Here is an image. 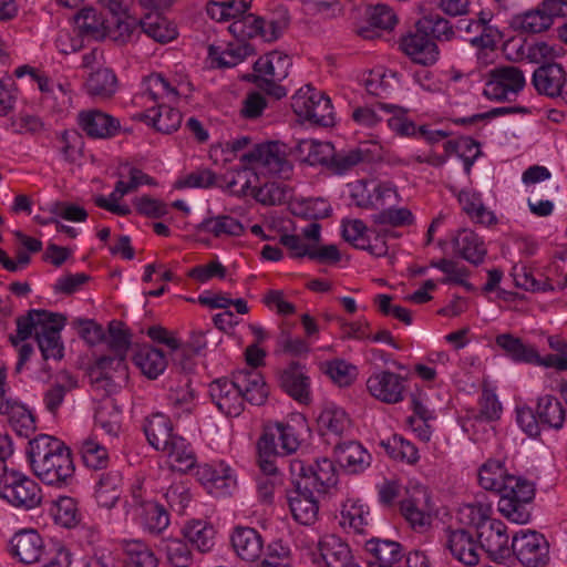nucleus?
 <instances>
[{
	"instance_id": "f257e3e1",
	"label": "nucleus",
	"mask_w": 567,
	"mask_h": 567,
	"mask_svg": "<svg viewBox=\"0 0 567 567\" xmlns=\"http://www.w3.org/2000/svg\"><path fill=\"white\" fill-rule=\"evenodd\" d=\"M28 460L34 474L47 485H69L74 476L70 449L59 439L39 434L29 441Z\"/></svg>"
},
{
	"instance_id": "f03ea898",
	"label": "nucleus",
	"mask_w": 567,
	"mask_h": 567,
	"mask_svg": "<svg viewBox=\"0 0 567 567\" xmlns=\"http://www.w3.org/2000/svg\"><path fill=\"white\" fill-rule=\"evenodd\" d=\"M11 554L22 564H41L42 567H70L71 554L59 544L43 543L40 534L34 529H24L17 533L11 542Z\"/></svg>"
},
{
	"instance_id": "7ed1b4c3",
	"label": "nucleus",
	"mask_w": 567,
	"mask_h": 567,
	"mask_svg": "<svg viewBox=\"0 0 567 567\" xmlns=\"http://www.w3.org/2000/svg\"><path fill=\"white\" fill-rule=\"evenodd\" d=\"M291 58L285 52L274 50L260 56L254 63V72L245 74L243 80L256 85L267 95L280 100L287 95V89L280 83L289 75Z\"/></svg>"
},
{
	"instance_id": "20e7f679",
	"label": "nucleus",
	"mask_w": 567,
	"mask_h": 567,
	"mask_svg": "<svg viewBox=\"0 0 567 567\" xmlns=\"http://www.w3.org/2000/svg\"><path fill=\"white\" fill-rule=\"evenodd\" d=\"M472 517L471 523L476 527V538L480 549L484 550L492 560L504 561L512 556V545L508 546L509 537L506 525L498 519H491V506L472 505L468 507Z\"/></svg>"
},
{
	"instance_id": "39448f33",
	"label": "nucleus",
	"mask_w": 567,
	"mask_h": 567,
	"mask_svg": "<svg viewBox=\"0 0 567 567\" xmlns=\"http://www.w3.org/2000/svg\"><path fill=\"white\" fill-rule=\"evenodd\" d=\"M565 420L563 403L551 394L539 396L535 410L529 406L516 409L517 424L529 437L540 435V425L558 431L563 429Z\"/></svg>"
},
{
	"instance_id": "423d86ee",
	"label": "nucleus",
	"mask_w": 567,
	"mask_h": 567,
	"mask_svg": "<svg viewBox=\"0 0 567 567\" xmlns=\"http://www.w3.org/2000/svg\"><path fill=\"white\" fill-rule=\"evenodd\" d=\"M498 511L508 520L516 524H527L530 519L528 506L535 497L534 483L511 475L499 492Z\"/></svg>"
},
{
	"instance_id": "0eeeda50",
	"label": "nucleus",
	"mask_w": 567,
	"mask_h": 567,
	"mask_svg": "<svg viewBox=\"0 0 567 567\" xmlns=\"http://www.w3.org/2000/svg\"><path fill=\"white\" fill-rule=\"evenodd\" d=\"M289 22L288 11L285 8H280L277 10L276 17L269 20L252 13L243 16L233 21L228 30L238 41L260 37L266 42H274L284 34Z\"/></svg>"
},
{
	"instance_id": "6e6552de",
	"label": "nucleus",
	"mask_w": 567,
	"mask_h": 567,
	"mask_svg": "<svg viewBox=\"0 0 567 567\" xmlns=\"http://www.w3.org/2000/svg\"><path fill=\"white\" fill-rule=\"evenodd\" d=\"M292 109L299 117L319 126L333 125V106L322 92L307 84L292 96Z\"/></svg>"
},
{
	"instance_id": "1a4fd4ad",
	"label": "nucleus",
	"mask_w": 567,
	"mask_h": 567,
	"mask_svg": "<svg viewBox=\"0 0 567 567\" xmlns=\"http://www.w3.org/2000/svg\"><path fill=\"white\" fill-rule=\"evenodd\" d=\"M91 383L106 395L116 393L128 379L126 357L120 354L101 355L90 372Z\"/></svg>"
},
{
	"instance_id": "9d476101",
	"label": "nucleus",
	"mask_w": 567,
	"mask_h": 567,
	"mask_svg": "<svg viewBox=\"0 0 567 567\" xmlns=\"http://www.w3.org/2000/svg\"><path fill=\"white\" fill-rule=\"evenodd\" d=\"M567 17V0H543L536 8L514 17L513 25L524 33L547 31L556 18Z\"/></svg>"
},
{
	"instance_id": "9b49d317",
	"label": "nucleus",
	"mask_w": 567,
	"mask_h": 567,
	"mask_svg": "<svg viewBox=\"0 0 567 567\" xmlns=\"http://www.w3.org/2000/svg\"><path fill=\"white\" fill-rule=\"evenodd\" d=\"M290 473L293 478L303 482L309 488L318 493H327L338 483V473L334 463L323 457L315 464L307 465L301 460L290 462Z\"/></svg>"
},
{
	"instance_id": "f8f14e48",
	"label": "nucleus",
	"mask_w": 567,
	"mask_h": 567,
	"mask_svg": "<svg viewBox=\"0 0 567 567\" xmlns=\"http://www.w3.org/2000/svg\"><path fill=\"white\" fill-rule=\"evenodd\" d=\"M240 161L257 165L261 174H269L280 178H289L292 165L286 158L277 142L257 144L254 148L240 156Z\"/></svg>"
},
{
	"instance_id": "ddd939ff",
	"label": "nucleus",
	"mask_w": 567,
	"mask_h": 567,
	"mask_svg": "<svg viewBox=\"0 0 567 567\" xmlns=\"http://www.w3.org/2000/svg\"><path fill=\"white\" fill-rule=\"evenodd\" d=\"M512 555L526 567H545L549 563V543L536 530H520L513 536Z\"/></svg>"
},
{
	"instance_id": "4468645a",
	"label": "nucleus",
	"mask_w": 567,
	"mask_h": 567,
	"mask_svg": "<svg viewBox=\"0 0 567 567\" xmlns=\"http://www.w3.org/2000/svg\"><path fill=\"white\" fill-rule=\"evenodd\" d=\"M524 72L515 65H501L489 72V80L484 87V95L493 101H506L517 95L525 86Z\"/></svg>"
},
{
	"instance_id": "2eb2a0df",
	"label": "nucleus",
	"mask_w": 567,
	"mask_h": 567,
	"mask_svg": "<svg viewBox=\"0 0 567 567\" xmlns=\"http://www.w3.org/2000/svg\"><path fill=\"white\" fill-rule=\"evenodd\" d=\"M0 497L9 504L24 509L37 507L42 499L38 483L20 472L11 474L4 480Z\"/></svg>"
},
{
	"instance_id": "dca6fc26",
	"label": "nucleus",
	"mask_w": 567,
	"mask_h": 567,
	"mask_svg": "<svg viewBox=\"0 0 567 567\" xmlns=\"http://www.w3.org/2000/svg\"><path fill=\"white\" fill-rule=\"evenodd\" d=\"M237 380L219 378L209 384V395L217 409L227 416H238L244 411L245 400Z\"/></svg>"
},
{
	"instance_id": "f3484780",
	"label": "nucleus",
	"mask_w": 567,
	"mask_h": 567,
	"mask_svg": "<svg viewBox=\"0 0 567 567\" xmlns=\"http://www.w3.org/2000/svg\"><path fill=\"white\" fill-rule=\"evenodd\" d=\"M280 389L299 403L311 401V382L306 367L298 361H291L278 373Z\"/></svg>"
},
{
	"instance_id": "a211bd4d",
	"label": "nucleus",
	"mask_w": 567,
	"mask_h": 567,
	"mask_svg": "<svg viewBox=\"0 0 567 567\" xmlns=\"http://www.w3.org/2000/svg\"><path fill=\"white\" fill-rule=\"evenodd\" d=\"M400 48L413 62L424 66L433 65L439 60L437 44L427 33L417 30V22L414 32L402 37Z\"/></svg>"
},
{
	"instance_id": "6ab92c4d",
	"label": "nucleus",
	"mask_w": 567,
	"mask_h": 567,
	"mask_svg": "<svg viewBox=\"0 0 567 567\" xmlns=\"http://www.w3.org/2000/svg\"><path fill=\"white\" fill-rule=\"evenodd\" d=\"M293 491L288 493V503L293 518L302 525H311L318 517V501L313 491L292 477Z\"/></svg>"
},
{
	"instance_id": "aec40b11",
	"label": "nucleus",
	"mask_w": 567,
	"mask_h": 567,
	"mask_svg": "<svg viewBox=\"0 0 567 567\" xmlns=\"http://www.w3.org/2000/svg\"><path fill=\"white\" fill-rule=\"evenodd\" d=\"M404 382V378L394 372L380 371L369 377L367 388L375 399L393 404L403 400Z\"/></svg>"
},
{
	"instance_id": "412c9836",
	"label": "nucleus",
	"mask_w": 567,
	"mask_h": 567,
	"mask_svg": "<svg viewBox=\"0 0 567 567\" xmlns=\"http://www.w3.org/2000/svg\"><path fill=\"white\" fill-rule=\"evenodd\" d=\"M131 505L134 507V515L151 533L158 534L169 525V516L164 506L143 499L141 487L133 489Z\"/></svg>"
},
{
	"instance_id": "4be33fe9",
	"label": "nucleus",
	"mask_w": 567,
	"mask_h": 567,
	"mask_svg": "<svg viewBox=\"0 0 567 567\" xmlns=\"http://www.w3.org/2000/svg\"><path fill=\"white\" fill-rule=\"evenodd\" d=\"M477 539L466 529H446L445 547L452 556L466 566H474L480 560Z\"/></svg>"
},
{
	"instance_id": "5701e85b",
	"label": "nucleus",
	"mask_w": 567,
	"mask_h": 567,
	"mask_svg": "<svg viewBox=\"0 0 567 567\" xmlns=\"http://www.w3.org/2000/svg\"><path fill=\"white\" fill-rule=\"evenodd\" d=\"M532 84L538 94L558 97L561 89L566 86V72L558 63H545L534 71Z\"/></svg>"
},
{
	"instance_id": "b1692460",
	"label": "nucleus",
	"mask_w": 567,
	"mask_h": 567,
	"mask_svg": "<svg viewBox=\"0 0 567 567\" xmlns=\"http://www.w3.org/2000/svg\"><path fill=\"white\" fill-rule=\"evenodd\" d=\"M84 92L95 101H109L118 90L115 72L105 66H99L89 72L84 82Z\"/></svg>"
},
{
	"instance_id": "393cba45",
	"label": "nucleus",
	"mask_w": 567,
	"mask_h": 567,
	"mask_svg": "<svg viewBox=\"0 0 567 567\" xmlns=\"http://www.w3.org/2000/svg\"><path fill=\"white\" fill-rule=\"evenodd\" d=\"M65 317L55 313L54 318H49L45 326L40 330L35 340L44 361L49 359L60 360L63 357V344L60 332L64 327Z\"/></svg>"
},
{
	"instance_id": "a878e982",
	"label": "nucleus",
	"mask_w": 567,
	"mask_h": 567,
	"mask_svg": "<svg viewBox=\"0 0 567 567\" xmlns=\"http://www.w3.org/2000/svg\"><path fill=\"white\" fill-rule=\"evenodd\" d=\"M0 415H6L18 435L28 437L35 430L33 413L20 401L9 394L0 401Z\"/></svg>"
},
{
	"instance_id": "bb28decb",
	"label": "nucleus",
	"mask_w": 567,
	"mask_h": 567,
	"mask_svg": "<svg viewBox=\"0 0 567 567\" xmlns=\"http://www.w3.org/2000/svg\"><path fill=\"white\" fill-rule=\"evenodd\" d=\"M255 54V48L247 41L229 42L226 47L210 45L208 56L219 69L234 68Z\"/></svg>"
},
{
	"instance_id": "cd10ccee",
	"label": "nucleus",
	"mask_w": 567,
	"mask_h": 567,
	"mask_svg": "<svg viewBox=\"0 0 567 567\" xmlns=\"http://www.w3.org/2000/svg\"><path fill=\"white\" fill-rule=\"evenodd\" d=\"M79 125L93 138L112 137L120 128L118 120L99 110L81 112L79 114Z\"/></svg>"
},
{
	"instance_id": "c85d7f7f",
	"label": "nucleus",
	"mask_w": 567,
	"mask_h": 567,
	"mask_svg": "<svg viewBox=\"0 0 567 567\" xmlns=\"http://www.w3.org/2000/svg\"><path fill=\"white\" fill-rule=\"evenodd\" d=\"M245 401L252 405H261L268 396V388L262 374L256 369H243L234 372Z\"/></svg>"
},
{
	"instance_id": "c756f323",
	"label": "nucleus",
	"mask_w": 567,
	"mask_h": 567,
	"mask_svg": "<svg viewBox=\"0 0 567 567\" xmlns=\"http://www.w3.org/2000/svg\"><path fill=\"white\" fill-rule=\"evenodd\" d=\"M455 252L474 266L481 265L487 254L484 240L471 229H461L452 238Z\"/></svg>"
},
{
	"instance_id": "7c9ffc66",
	"label": "nucleus",
	"mask_w": 567,
	"mask_h": 567,
	"mask_svg": "<svg viewBox=\"0 0 567 567\" xmlns=\"http://www.w3.org/2000/svg\"><path fill=\"white\" fill-rule=\"evenodd\" d=\"M230 540L236 555L245 561H256L264 549L261 535L251 527H236Z\"/></svg>"
},
{
	"instance_id": "2f4dec72",
	"label": "nucleus",
	"mask_w": 567,
	"mask_h": 567,
	"mask_svg": "<svg viewBox=\"0 0 567 567\" xmlns=\"http://www.w3.org/2000/svg\"><path fill=\"white\" fill-rule=\"evenodd\" d=\"M318 550L327 567H351L354 560L349 545L333 534L320 538Z\"/></svg>"
},
{
	"instance_id": "473e14b6",
	"label": "nucleus",
	"mask_w": 567,
	"mask_h": 567,
	"mask_svg": "<svg viewBox=\"0 0 567 567\" xmlns=\"http://www.w3.org/2000/svg\"><path fill=\"white\" fill-rule=\"evenodd\" d=\"M334 454L340 466L351 474H358L371 464L370 453L357 441L338 443Z\"/></svg>"
},
{
	"instance_id": "72a5a7b5",
	"label": "nucleus",
	"mask_w": 567,
	"mask_h": 567,
	"mask_svg": "<svg viewBox=\"0 0 567 567\" xmlns=\"http://www.w3.org/2000/svg\"><path fill=\"white\" fill-rule=\"evenodd\" d=\"M495 343L504 354L514 363L534 364L538 362L536 348L525 343L520 338L512 333H502L495 338Z\"/></svg>"
},
{
	"instance_id": "f704fd0d",
	"label": "nucleus",
	"mask_w": 567,
	"mask_h": 567,
	"mask_svg": "<svg viewBox=\"0 0 567 567\" xmlns=\"http://www.w3.org/2000/svg\"><path fill=\"white\" fill-rule=\"evenodd\" d=\"M238 193L241 195L251 194L257 202L269 206L281 205L291 197V189L282 183L269 182L260 187L251 188L248 178H246Z\"/></svg>"
},
{
	"instance_id": "c9c22d12",
	"label": "nucleus",
	"mask_w": 567,
	"mask_h": 567,
	"mask_svg": "<svg viewBox=\"0 0 567 567\" xmlns=\"http://www.w3.org/2000/svg\"><path fill=\"white\" fill-rule=\"evenodd\" d=\"M365 549L374 558L369 563L370 567H394L404 556L401 544L393 540L371 538L365 543Z\"/></svg>"
},
{
	"instance_id": "e433bc0d",
	"label": "nucleus",
	"mask_w": 567,
	"mask_h": 567,
	"mask_svg": "<svg viewBox=\"0 0 567 567\" xmlns=\"http://www.w3.org/2000/svg\"><path fill=\"white\" fill-rule=\"evenodd\" d=\"M122 421V408L116 400L106 398L100 401L95 414V429H101L110 437H116Z\"/></svg>"
},
{
	"instance_id": "4c0bfd02",
	"label": "nucleus",
	"mask_w": 567,
	"mask_h": 567,
	"mask_svg": "<svg viewBox=\"0 0 567 567\" xmlns=\"http://www.w3.org/2000/svg\"><path fill=\"white\" fill-rule=\"evenodd\" d=\"M144 433L148 443L157 451L167 449L171 441L177 436L173 434L171 420L162 413L153 414L146 420Z\"/></svg>"
},
{
	"instance_id": "58836bf2",
	"label": "nucleus",
	"mask_w": 567,
	"mask_h": 567,
	"mask_svg": "<svg viewBox=\"0 0 567 567\" xmlns=\"http://www.w3.org/2000/svg\"><path fill=\"white\" fill-rule=\"evenodd\" d=\"M133 361L142 373L151 380L157 379L167 368L165 353L151 346L141 347L135 352Z\"/></svg>"
},
{
	"instance_id": "ea45409f",
	"label": "nucleus",
	"mask_w": 567,
	"mask_h": 567,
	"mask_svg": "<svg viewBox=\"0 0 567 567\" xmlns=\"http://www.w3.org/2000/svg\"><path fill=\"white\" fill-rule=\"evenodd\" d=\"M320 435L340 436L350 426V419L346 411L334 404H328L317 419Z\"/></svg>"
},
{
	"instance_id": "a19ab883",
	"label": "nucleus",
	"mask_w": 567,
	"mask_h": 567,
	"mask_svg": "<svg viewBox=\"0 0 567 567\" xmlns=\"http://www.w3.org/2000/svg\"><path fill=\"white\" fill-rule=\"evenodd\" d=\"M54 317L55 313L48 310H29L25 316L17 318V336L10 337L11 342L17 346L19 341H24L31 336L37 338L45 322L49 321V318Z\"/></svg>"
},
{
	"instance_id": "79ce46f5",
	"label": "nucleus",
	"mask_w": 567,
	"mask_h": 567,
	"mask_svg": "<svg viewBox=\"0 0 567 567\" xmlns=\"http://www.w3.org/2000/svg\"><path fill=\"white\" fill-rule=\"evenodd\" d=\"M141 32L156 42L167 43L176 39L178 32L176 25L161 13H147L140 20Z\"/></svg>"
},
{
	"instance_id": "37998d69",
	"label": "nucleus",
	"mask_w": 567,
	"mask_h": 567,
	"mask_svg": "<svg viewBox=\"0 0 567 567\" xmlns=\"http://www.w3.org/2000/svg\"><path fill=\"white\" fill-rule=\"evenodd\" d=\"M144 118L156 131L165 134L176 131L182 123L181 112L164 103L158 104L157 107L148 109L144 114Z\"/></svg>"
},
{
	"instance_id": "c03bdc74",
	"label": "nucleus",
	"mask_w": 567,
	"mask_h": 567,
	"mask_svg": "<svg viewBox=\"0 0 567 567\" xmlns=\"http://www.w3.org/2000/svg\"><path fill=\"white\" fill-rule=\"evenodd\" d=\"M171 461L172 468L181 473H187L197 464L196 454L190 444L182 436H176L164 450Z\"/></svg>"
},
{
	"instance_id": "a18cd8bd",
	"label": "nucleus",
	"mask_w": 567,
	"mask_h": 567,
	"mask_svg": "<svg viewBox=\"0 0 567 567\" xmlns=\"http://www.w3.org/2000/svg\"><path fill=\"white\" fill-rule=\"evenodd\" d=\"M122 476L118 472L103 473L95 486V499L101 507L112 508L121 496Z\"/></svg>"
},
{
	"instance_id": "49530a36",
	"label": "nucleus",
	"mask_w": 567,
	"mask_h": 567,
	"mask_svg": "<svg viewBox=\"0 0 567 567\" xmlns=\"http://www.w3.org/2000/svg\"><path fill=\"white\" fill-rule=\"evenodd\" d=\"M195 228L198 233L212 234L215 237L224 235L238 237L244 233L241 223L229 215L207 217L196 225Z\"/></svg>"
},
{
	"instance_id": "de8ad7c7",
	"label": "nucleus",
	"mask_w": 567,
	"mask_h": 567,
	"mask_svg": "<svg viewBox=\"0 0 567 567\" xmlns=\"http://www.w3.org/2000/svg\"><path fill=\"white\" fill-rule=\"evenodd\" d=\"M333 145L329 142L316 140H301L297 144V151L303 156V161L311 166L323 165L329 168L333 156Z\"/></svg>"
},
{
	"instance_id": "09e8293b",
	"label": "nucleus",
	"mask_w": 567,
	"mask_h": 567,
	"mask_svg": "<svg viewBox=\"0 0 567 567\" xmlns=\"http://www.w3.org/2000/svg\"><path fill=\"white\" fill-rule=\"evenodd\" d=\"M184 537L198 551L207 553L215 545V529L212 525L203 520H194L183 528Z\"/></svg>"
},
{
	"instance_id": "8fccbe9b",
	"label": "nucleus",
	"mask_w": 567,
	"mask_h": 567,
	"mask_svg": "<svg viewBox=\"0 0 567 567\" xmlns=\"http://www.w3.org/2000/svg\"><path fill=\"white\" fill-rule=\"evenodd\" d=\"M508 476L511 475L506 473L504 464L497 460H487L478 470L480 485L496 494H499L502 485L506 484Z\"/></svg>"
},
{
	"instance_id": "3c124183",
	"label": "nucleus",
	"mask_w": 567,
	"mask_h": 567,
	"mask_svg": "<svg viewBox=\"0 0 567 567\" xmlns=\"http://www.w3.org/2000/svg\"><path fill=\"white\" fill-rule=\"evenodd\" d=\"M417 30L437 41H450L455 35L454 25L439 13H429L419 19Z\"/></svg>"
},
{
	"instance_id": "603ef678",
	"label": "nucleus",
	"mask_w": 567,
	"mask_h": 567,
	"mask_svg": "<svg viewBox=\"0 0 567 567\" xmlns=\"http://www.w3.org/2000/svg\"><path fill=\"white\" fill-rule=\"evenodd\" d=\"M258 464L261 472L267 476H274L278 472L276 457L280 454L278 445L274 444V435L264 433L257 443Z\"/></svg>"
},
{
	"instance_id": "864d4df0",
	"label": "nucleus",
	"mask_w": 567,
	"mask_h": 567,
	"mask_svg": "<svg viewBox=\"0 0 567 567\" xmlns=\"http://www.w3.org/2000/svg\"><path fill=\"white\" fill-rule=\"evenodd\" d=\"M369 514V508L359 499H348L342 505L340 524L342 527L349 526L355 533H363Z\"/></svg>"
},
{
	"instance_id": "5fc2aeb1",
	"label": "nucleus",
	"mask_w": 567,
	"mask_h": 567,
	"mask_svg": "<svg viewBox=\"0 0 567 567\" xmlns=\"http://www.w3.org/2000/svg\"><path fill=\"white\" fill-rule=\"evenodd\" d=\"M76 386V380L68 372L58 375L56 382L45 391L43 402L49 412L55 413L68 391Z\"/></svg>"
},
{
	"instance_id": "6e6d98bb",
	"label": "nucleus",
	"mask_w": 567,
	"mask_h": 567,
	"mask_svg": "<svg viewBox=\"0 0 567 567\" xmlns=\"http://www.w3.org/2000/svg\"><path fill=\"white\" fill-rule=\"evenodd\" d=\"M80 453L84 465L93 470H102L109 463V452L106 447L97 442L95 437H87L80 444Z\"/></svg>"
},
{
	"instance_id": "4d7b16f0",
	"label": "nucleus",
	"mask_w": 567,
	"mask_h": 567,
	"mask_svg": "<svg viewBox=\"0 0 567 567\" xmlns=\"http://www.w3.org/2000/svg\"><path fill=\"white\" fill-rule=\"evenodd\" d=\"M293 213L305 219L318 220L331 215L330 203L322 198H301L293 205Z\"/></svg>"
},
{
	"instance_id": "13d9d810",
	"label": "nucleus",
	"mask_w": 567,
	"mask_h": 567,
	"mask_svg": "<svg viewBox=\"0 0 567 567\" xmlns=\"http://www.w3.org/2000/svg\"><path fill=\"white\" fill-rule=\"evenodd\" d=\"M265 433L274 435V444L278 445L281 455L291 454L299 447V440L296 430L290 424L276 423L268 427Z\"/></svg>"
},
{
	"instance_id": "bf43d9fd",
	"label": "nucleus",
	"mask_w": 567,
	"mask_h": 567,
	"mask_svg": "<svg viewBox=\"0 0 567 567\" xmlns=\"http://www.w3.org/2000/svg\"><path fill=\"white\" fill-rule=\"evenodd\" d=\"M513 277L516 287L532 292H546L555 290V287L546 280H538L535 278L532 270L525 266H514Z\"/></svg>"
},
{
	"instance_id": "052dcab7",
	"label": "nucleus",
	"mask_w": 567,
	"mask_h": 567,
	"mask_svg": "<svg viewBox=\"0 0 567 567\" xmlns=\"http://www.w3.org/2000/svg\"><path fill=\"white\" fill-rule=\"evenodd\" d=\"M367 20L373 28L392 30L398 23V16L393 9L385 3L369 6L365 11Z\"/></svg>"
},
{
	"instance_id": "680f3d73",
	"label": "nucleus",
	"mask_w": 567,
	"mask_h": 567,
	"mask_svg": "<svg viewBox=\"0 0 567 567\" xmlns=\"http://www.w3.org/2000/svg\"><path fill=\"white\" fill-rule=\"evenodd\" d=\"M54 519L63 527H75L80 522V513L76 502L72 497L62 496L54 503Z\"/></svg>"
},
{
	"instance_id": "e2e57ef3",
	"label": "nucleus",
	"mask_w": 567,
	"mask_h": 567,
	"mask_svg": "<svg viewBox=\"0 0 567 567\" xmlns=\"http://www.w3.org/2000/svg\"><path fill=\"white\" fill-rule=\"evenodd\" d=\"M400 509L406 522L414 528H422L431 524V515L421 506V501L416 497L403 499Z\"/></svg>"
},
{
	"instance_id": "0e129e2a",
	"label": "nucleus",
	"mask_w": 567,
	"mask_h": 567,
	"mask_svg": "<svg viewBox=\"0 0 567 567\" xmlns=\"http://www.w3.org/2000/svg\"><path fill=\"white\" fill-rule=\"evenodd\" d=\"M127 564L134 567H157L158 560L152 549L140 540L130 542L125 547Z\"/></svg>"
},
{
	"instance_id": "69168bd1",
	"label": "nucleus",
	"mask_w": 567,
	"mask_h": 567,
	"mask_svg": "<svg viewBox=\"0 0 567 567\" xmlns=\"http://www.w3.org/2000/svg\"><path fill=\"white\" fill-rule=\"evenodd\" d=\"M368 157V152H363L360 148L350 151L334 152L331 157L329 168L336 174H344L355 165L364 162Z\"/></svg>"
},
{
	"instance_id": "338daca9",
	"label": "nucleus",
	"mask_w": 567,
	"mask_h": 567,
	"mask_svg": "<svg viewBox=\"0 0 567 567\" xmlns=\"http://www.w3.org/2000/svg\"><path fill=\"white\" fill-rule=\"evenodd\" d=\"M371 219L377 225H389L401 227L411 225L414 220L413 214L408 208H384L371 215Z\"/></svg>"
},
{
	"instance_id": "774afa93",
	"label": "nucleus",
	"mask_w": 567,
	"mask_h": 567,
	"mask_svg": "<svg viewBox=\"0 0 567 567\" xmlns=\"http://www.w3.org/2000/svg\"><path fill=\"white\" fill-rule=\"evenodd\" d=\"M105 340L112 353L126 357L131 346V339L127 331L123 328L122 322H110L109 337Z\"/></svg>"
}]
</instances>
